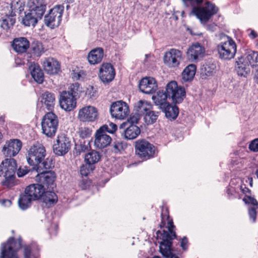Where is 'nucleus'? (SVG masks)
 I'll list each match as a JSON object with an SVG mask.
<instances>
[{
  "instance_id": "0e129e2a",
  "label": "nucleus",
  "mask_w": 258,
  "mask_h": 258,
  "mask_svg": "<svg viewBox=\"0 0 258 258\" xmlns=\"http://www.w3.org/2000/svg\"><path fill=\"white\" fill-rule=\"evenodd\" d=\"M255 79L256 82L258 84V69L256 70V71H255Z\"/></svg>"
},
{
  "instance_id": "dca6fc26",
  "label": "nucleus",
  "mask_w": 258,
  "mask_h": 258,
  "mask_svg": "<svg viewBox=\"0 0 258 258\" xmlns=\"http://www.w3.org/2000/svg\"><path fill=\"white\" fill-rule=\"evenodd\" d=\"M205 53V48L199 43H196L188 47L186 55L189 61L197 62L204 57Z\"/></svg>"
},
{
  "instance_id": "a878e982",
  "label": "nucleus",
  "mask_w": 258,
  "mask_h": 258,
  "mask_svg": "<svg viewBox=\"0 0 258 258\" xmlns=\"http://www.w3.org/2000/svg\"><path fill=\"white\" fill-rule=\"evenodd\" d=\"M25 16L22 19V23L26 26H35L39 20L41 19L43 16H39L38 13L31 11L28 9L25 12Z\"/></svg>"
},
{
  "instance_id": "774afa93",
  "label": "nucleus",
  "mask_w": 258,
  "mask_h": 258,
  "mask_svg": "<svg viewBox=\"0 0 258 258\" xmlns=\"http://www.w3.org/2000/svg\"><path fill=\"white\" fill-rule=\"evenodd\" d=\"M152 258H160V257L159 256H154Z\"/></svg>"
},
{
  "instance_id": "c9c22d12",
  "label": "nucleus",
  "mask_w": 258,
  "mask_h": 258,
  "mask_svg": "<svg viewBox=\"0 0 258 258\" xmlns=\"http://www.w3.org/2000/svg\"><path fill=\"white\" fill-rule=\"evenodd\" d=\"M52 165V161L48 158H46L39 163H37L33 168L38 173H42L47 172V170L50 169Z\"/></svg>"
},
{
  "instance_id": "7ed1b4c3",
  "label": "nucleus",
  "mask_w": 258,
  "mask_h": 258,
  "mask_svg": "<svg viewBox=\"0 0 258 258\" xmlns=\"http://www.w3.org/2000/svg\"><path fill=\"white\" fill-rule=\"evenodd\" d=\"M217 49L221 59L230 60L235 57L237 45L231 37L226 36L224 37V40L217 45Z\"/></svg>"
},
{
  "instance_id": "c03bdc74",
  "label": "nucleus",
  "mask_w": 258,
  "mask_h": 258,
  "mask_svg": "<svg viewBox=\"0 0 258 258\" xmlns=\"http://www.w3.org/2000/svg\"><path fill=\"white\" fill-rule=\"evenodd\" d=\"M67 92H69L70 94L72 95V96L75 97V98L77 99L79 97L81 93L82 92V88L80 86L79 84L75 83L70 86L69 90L67 91Z\"/></svg>"
},
{
  "instance_id": "9d476101",
  "label": "nucleus",
  "mask_w": 258,
  "mask_h": 258,
  "mask_svg": "<svg viewBox=\"0 0 258 258\" xmlns=\"http://www.w3.org/2000/svg\"><path fill=\"white\" fill-rule=\"evenodd\" d=\"M110 111L112 117L119 120L124 119L130 113L128 105L122 100L112 103Z\"/></svg>"
},
{
  "instance_id": "393cba45",
  "label": "nucleus",
  "mask_w": 258,
  "mask_h": 258,
  "mask_svg": "<svg viewBox=\"0 0 258 258\" xmlns=\"http://www.w3.org/2000/svg\"><path fill=\"white\" fill-rule=\"evenodd\" d=\"M104 56V50L101 47L92 49L88 53L87 59L90 64H97L101 62Z\"/></svg>"
},
{
  "instance_id": "0eeeda50",
  "label": "nucleus",
  "mask_w": 258,
  "mask_h": 258,
  "mask_svg": "<svg viewBox=\"0 0 258 258\" xmlns=\"http://www.w3.org/2000/svg\"><path fill=\"white\" fill-rule=\"evenodd\" d=\"M218 8L210 2H207L202 7H194L191 13L196 15L202 22H206L216 14Z\"/></svg>"
},
{
  "instance_id": "4c0bfd02",
  "label": "nucleus",
  "mask_w": 258,
  "mask_h": 258,
  "mask_svg": "<svg viewBox=\"0 0 258 258\" xmlns=\"http://www.w3.org/2000/svg\"><path fill=\"white\" fill-rule=\"evenodd\" d=\"M244 59L249 66L251 65L252 68L256 71L258 69V51H249Z\"/></svg>"
},
{
  "instance_id": "49530a36",
  "label": "nucleus",
  "mask_w": 258,
  "mask_h": 258,
  "mask_svg": "<svg viewBox=\"0 0 258 258\" xmlns=\"http://www.w3.org/2000/svg\"><path fill=\"white\" fill-rule=\"evenodd\" d=\"M144 120L147 124L154 123L157 120L158 114V112H155L151 110L148 111L144 115Z\"/></svg>"
},
{
  "instance_id": "1a4fd4ad",
  "label": "nucleus",
  "mask_w": 258,
  "mask_h": 258,
  "mask_svg": "<svg viewBox=\"0 0 258 258\" xmlns=\"http://www.w3.org/2000/svg\"><path fill=\"white\" fill-rule=\"evenodd\" d=\"M64 10L63 6L59 5L54 6L45 16V24L51 28L58 27L61 21V17Z\"/></svg>"
},
{
  "instance_id": "cd10ccee",
  "label": "nucleus",
  "mask_w": 258,
  "mask_h": 258,
  "mask_svg": "<svg viewBox=\"0 0 258 258\" xmlns=\"http://www.w3.org/2000/svg\"><path fill=\"white\" fill-rule=\"evenodd\" d=\"M29 69L34 81L39 84H41L44 81V75L40 67L34 62L30 63Z\"/></svg>"
},
{
  "instance_id": "473e14b6",
  "label": "nucleus",
  "mask_w": 258,
  "mask_h": 258,
  "mask_svg": "<svg viewBox=\"0 0 258 258\" xmlns=\"http://www.w3.org/2000/svg\"><path fill=\"white\" fill-rule=\"evenodd\" d=\"M161 109L164 112L166 117L170 120L176 119L179 113L178 107L169 103L163 105Z\"/></svg>"
},
{
  "instance_id": "423d86ee",
  "label": "nucleus",
  "mask_w": 258,
  "mask_h": 258,
  "mask_svg": "<svg viewBox=\"0 0 258 258\" xmlns=\"http://www.w3.org/2000/svg\"><path fill=\"white\" fill-rule=\"evenodd\" d=\"M22 246V240L10 238L7 243H4L1 247L2 258H18L17 251Z\"/></svg>"
},
{
  "instance_id": "f8f14e48",
  "label": "nucleus",
  "mask_w": 258,
  "mask_h": 258,
  "mask_svg": "<svg viewBox=\"0 0 258 258\" xmlns=\"http://www.w3.org/2000/svg\"><path fill=\"white\" fill-rule=\"evenodd\" d=\"M183 59L182 52L176 49L172 48L164 53V63L170 68L177 67Z\"/></svg>"
},
{
  "instance_id": "3c124183",
  "label": "nucleus",
  "mask_w": 258,
  "mask_h": 258,
  "mask_svg": "<svg viewBox=\"0 0 258 258\" xmlns=\"http://www.w3.org/2000/svg\"><path fill=\"white\" fill-rule=\"evenodd\" d=\"M92 130L89 127H81L79 129L78 134L80 137L83 139L87 138L90 137Z\"/></svg>"
},
{
  "instance_id": "680f3d73",
  "label": "nucleus",
  "mask_w": 258,
  "mask_h": 258,
  "mask_svg": "<svg viewBox=\"0 0 258 258\" xmlns=\"http://www.w3.org/2000/svg\"><path fill=\"white\" fill-rule=\"evenodd\" d=\"M249 36L251 38L254 39L257 36V34L254 30H252Z\"/></svg>"
},
{
  "instance_id": "37998d69",
  "label": "nucleus",
  "mask_w": 258,
  "mask_h": 258,
  "mask_svg": "<svg viewBox=\"0 0 258 258\" xmlns=\"http://www.w3.org/2000/svg\"><path fill=\"white\" fill-rule=\"evenodd\" d=\"M24 3L21 1H13L10 7L11 11L9 12V14L14 13L15 17L16 13L17 12L20 14L24 10Z\"/></svg>"
},
{
  "instance_id": "69168bd1",
  "label": "nucleus",
  "mask_w": 258,
  "mask_h": 258,
  "mask_svg": "<svg viewBox=\"0 0 258 258\" xmlns=\"http://www.w3.org/2000/svg\"><path fill=\"white\" fill-rule=\"evenodd\" d=\"M246 191L250 192V190L248 188L245 187V190H243V192L245 193Z\"/></svg>"
},
{
  "instance_id": "4468645a",
  "label": "nucleus",
  "mask_w": 258,
  "mask_h": 258,
  "mask_svg": "<svg viewBox=\"0 0 258 258\" xmlns=\"http://www.w3.org/2000/svg\"><path fill=\"white\" fill-rule=\"evenodd\" d=\"M98 117V110L93 106H85L79 110L78 119L82 122H93Z\"/></svg>"
},
{
  "instance_id": "de8ad7c7",
  "label": "nucleus",
  "mask_w": 258,
  "mask_h": 258,
  "mask_svg": "<svg viewBox=\"0 0 258 258\" xmlns=\"http://www.w3.org/2000/svg\"><path fill=\"white\" fill-rule=\"evenodd\" d=\"M141 116L142 115L138 113V112H135V113H133L127 119L126 122H123L120 124V128L124 127L128 123L131 124H136L138 123Z\"/></svg>"
},
{
  "instance_id": "4be33fe9",
  "label": "nucleus",
  "mask_w": 258,
  "mask_h": 258,
  "mask_svg": "<svg viewBox=\"0 0 258 258\" xmlns=\"http://www.w3.org/2000/svg\"><path fill=\"white\" fill-rule=\"evenodd\" d=\"M24 192L33 201L39 199L44 193V187L41 184H32L27 186Z\"/></svg>"
},
{
  "instance_id": "9b49d317",
  "label": "nucleus",
  "mask_w": 258,
  "mask_h": 258,
  "mask_svg": "<svg viewBox=\"0 0 258 258\" xmlns=\"http://www.w3.org/2000/svg\"><path fill=\"white\" fill-rule=\"evenodd\" d=\"M166 91L168 98H171L175 104L181 103L185 96L184 88L178 87L175 81H171L167 85Z\"/></svg>"
},
{
  "instance_id": "338daca9",
  "label": "nucleus",
  "mask_w": 258,
  "mask_h": 258,
  "mask_svg": "<svg viewBox=\"0 0 258 258\" xmlns=\"http://www.w3.org/2000/svg\"><path fill=\"white\" fill-rule=\"evenodd\" d=\"M256 175L257 176V177L258 178V170L256 172Z\"/></svg>"
},
{
  "instance_id": "c85d7f7f",
  "label": "nucleus",
  "mask_w": 258,
  "mask_h": 258,
  "mask_svg": "<svg viewBox=\"0 0 258 258\" xmlns=\"http://www.w3.org/2000/svg\"><path fill=\"white\" fill-rule=\"evenodd\" d=\"M152 109V105L151 103L145 100H139L134 105V111L142 116Z\"/></svg>"
},
{
  "instance_id": "bf43d9fd",
  "label": "nucleus",
  "mask_w": 258,
  "mask_h": 258,
  "mask_svg": "<svg viewBox=\"0 0 258 258\" xmlns=\"http://www.w3.org/2000/svg\"><path fill=\"white\" fill-rule=\"evenodd\" d=\"M89 182L87 180L83 179L80 181L79 186L82 189H85L87 188V187L89 186Z\"/></svg>"
},
{
  "instance_id": "6e6552de",
  "label": "nucleus",
  "mask_w": 258,
  "mask_h": 258,
  "mask_svg": "<svg viewBox=\"0 0 258 258\" xmlns=\"http://www.w3.org/2000/svg\"><path fill=\"white\" fill-rule=\"evenodd\" d=\"M46 155L44 147L41 144L34 145L27 152V160L30 165L35 166L42 162Z\"/></svg>"
},
{
  "instance_id": "39448f33",
  "label": "nucleus",
  "mask_w": 258,
  "mask_h": 258,
  "mask_svg": "<svg viewBox=\"0 0 258 258\" xmlns=\"http://www.w3.org/2000/svg\"><path fill=\"white\" fill-rule=\"evenodd\" d=\"M155 150V146L145 139L138 140L135 142L136 153L143 160L153 157Z\"/></svg>"
},
{
  "instance_id": "f03ea898",
  "label": "nucleus",
  "mask_w": 258,
  "mask_h": 258,
  "mask_svg": "<svg viewBox=\"0 0 258 258\" xmlns=\"http://www.w3.org/2000/svg\"><path fill=\"white\" fill-rule=\"evenodd\" d=\"M0 168L1 171L4 174L5 179L2 182L3 184L8 187L13 186L17 169L16 160L13 158H7L2 162Z\"/></svg>"
},
{
  "instance_id": "20e7f679",
  "label": "nucleus",
  "mask_w": 258,
  "mask_h": 258,
  "mask_svg": "<svg viewBox=\"0 0 258 258\" xmlns=\"http://www.w3.org/2000/svg\"><path fill=\"white\" fill-rule=\"evenodd\" d=\"M58 126L57 116L53 112H48L43 117L41 126L42 133L48 137H52L55 135Z\"/></svg>"
},
{
  "instance_id": "a211bd4d",
  "label": "nucleus",
  "mask_w": 258,
  "mask_h": 258,
  "mask_svg": "<svg viewBox=\"0 0 258 258\" xmlns=\"http://www.w3.org/2000/svg\"><path fill=\"white\" fill-rule=\"evenodd\" d=\"M115 71L109 63H104L100 68L99 76L102 82L108 83L114 78Z\"/></svg>"
},
{
  "instance_id": "a18cd8bd",
  "label": "nucleus",
  "mask_w": 258,
  "mask_h": 258,
  "mask_svg": "<svg viewBox=\"0 0 258 258\" xmlns=\"http://www.w3.org/2000/svg\"><path fill=\"white\" fill-rule=\"evenodd\" d=\"M38 250V246L34 243L25 246L24 252L25 258H32L33 254H35Z\"/></svg>"
},
{
  "instance_id": "6ab92c4d",
  "label": "nucleus",
  "mask_w": 258,
  "mask_h": 258,
  "mask_svg": "<svg viewBox=\"0 0 258 258\" xmlns=\"http://www.w3.org/2000/svg\"><path fill=\"white\" fill-rule=\"evenodd\" d=\"M21 148V142L17 139H13L6 143L2 151L5 156L11 157L16 156Z\"/></svg>"
},
{
  "instance_id": "5fc2aeb1",
  "label": "nucleus",
  "mask_w": 258,
  "mask_h": 258,
  "mask_svg": "<svg viewBox=\"0 0 258 258\" xmlns=\"http://www.w3.org/2000/svg\"><path fill=\"white\" fill-rule=\"evenodd\" d=\"M243 201L246 204H250L254 206H257L258 205V203L256 200L250 196H246L243 199Z\"/></svg>"
},
{
  "instance_id": "09e8293b",
  "label": "nucleus",
  "mask_w": 258,
  "mask_h": 258,
  "mask_svg": "<svg viewBox=\"0 0 258 258\" xmlns=\"http://www.w3.org/2000/svg\"><path fill=\"white\" fill-rule=\"evenodd\" d=\"M32 50L33 53L39 56L44 51V47L42 44L39 42H35L32 44Z\"/></svg>"
},
{
  "instance_id": "864d4df0",
  "label": "nucleus",
  "mask_w": 258,
  "mask_h": 258,
  "mask_svg": "<svg viewBox=\"0 0 258 258\" xmlns=\"http://www.w3.org/2000/svg\"><path fill=\"white\" fill-rule=\"evenodd\" d=\"M249 149L253 152H258V138L252 140L249 145Z\"/></svg>"
},
{
  "instance_id": "a19ab883",
  "label": "nucleus",
  "mask_w": 258,
  "mask_h": 258,
  "mask_svg": "<svg viewBox=\"0 0 258 258\" xmlns=\"http://www.w3.org/2000/svg\"><path fill=\"white\" fill-rule=\"evenodd\" d=\"M33 200L30 198L28 195L25 192L21 194L19 198L18 204L20 208L23 210H25L30 207L31 202Z\"/></svg>"
},
{
  "instance_id": "052dcab7",
  "label": "nucleus",
  "mask_w": 258,
  "mask_h": 258,
  "mask_svg": "<svg viewBox=\"0 0 258 258\" xmlns=\"http://www.w3.org/2000/svg\"><path fill=\"white\" fill-rule=\"evenodd\" d=\"M187 242L188 240L186 237H184L181 242H180V246L182 248L183 250H186L187 248Z\"/></svg>"
},
{
  "instance_id": "e433bc0d",
  "label": "nucleus",
  "mask_w": 258,
  "mask_h": 258,
  "mask_svg": "<svg viewBox=\"0 0 258 258\" xmlns=\"http://www.w3.org/2000/svg\"><path fill=\"white\" fill-rule=\"evenodd\" d=\"M168 97V95L166 91L165 92L160 91L155 95L152 96V99L156 105H160L161 108L163 105L169 104V103L166 102V99Z\"/></svg>"
},
{
  "instance_id": "6e6d98bb",
  "label": "nucleus",
  "mask_w": 258,
  "mask_h": 258,
  "mask_svg": "<svg viewBox=\"0 0 258 258\" xmlns=\"http://www.w3.org/2000/svg\"><path fill=\"white\" fill-rule=\"evenodd\" d=\"M124 145L122 142H115L113 145V150L115 152H120L123 150Z\"/></svg>"
},
{
  "instance_id": "7c9ffc66",
  "label": "nucleus",
  "mask_w": 258,
  "mask_h": 258,
  "mask_svg": "<svg viewBox=\"0 0 258 258\" xmlns=\"http://www.w3.org/2000/svg\"><path fill=\"white\" fill-rule=\"evenodd\" d=\"M196 72V66L194 64L187 66L182 73V82H188L192 81Z\"/></svg>"
},
{
  "instance_id": "603ef678",
  "label": "nucleus",
  "mask_w": 258,
  "mask_h": 258,
  "mask_svg": "<svg viewBox=\"0 0 258 258\" xmlns=\"http://www.w3.org/2000/svg\"><path fill=\"white\" fill-rule=\"evenodd\" d=\"M104 126H106V128H105V130H102V131L105 132V133L107 132L108 133L113 134L116 132L117 128L116 124L111 122H109L108 124H105L102 125L101 127Z\"/></svg>"
},
{
  "instance_id": "412c9836",
  "label": "nucleus",
  "mask_w": 258,
  "mask_h": 258,
  "mask_svg": "<svg viewBox=\"0 0 258 258\" xmlns=\"http://www.w3.org/2000/svg\"><path fill=\"white\" fill-rule=\"evenodd\" d=\"M55 174L54 172L49 171L42 173H38L36 176V180L39 181L43 187L46 186L47 188L53 189L55 186Z\"/></svg>"
},
{
  "instance_id": "f3484780",
  "label": "nucleus",
  "mask_w": 258,
  "mask_h": 258,
  "mask_svg": "<svg viewBox=\"0 0 258 258\" xmlns=\"http://www.w3.org/2000/svg\"><path fill=\"white\" fill-rule=\"evenodd\" d=\"M106 127H100L96 131L95 136L94 146L99 149H102L107 147L111 142L112 139L105 132L102 131L105 130Z\"/></svg>"
},
{
  "instance_id": "e2e57ef3",
  "label": "nucleus",
  "mask_w": 258,
  "mask_h": 258,
  "mask_svg": "<svg viewBox=\"0 0 258 258\" xmlns=\"http://www.w3.org/2000/svg\"><path fill=\"white\" fill-rule=\"evenodd\" d=\"M2 204L6 206H10L11 205L12 203L11 201L9 200H4L3 201Z\"/></svg>"
},
{
  "instance_id": "13d9d810",
  "label": "nucleus",
  "mask_w": 258,
  "mask_h": 258,
  "mask_svg": "<svg viewBox=\"0 0 258 258\" xmlns=\"http://www.w3.org/2000/svg\"><path fill=\"white\" fill-rule=\"evenodd\" d=\"M29 171L28 169L26 167H20L17 171V175L19 177H23Z\"/></svg>"
},
{
  "instance_id": "2f4dec72",
  "label": "nucleus",
  "mask_w": 258,
  "mask_h": 258,
  "mask_svg": "<svg viewBox=\"0 0 258 258\" xmlns=\"http://www.w3.org/2000/svg\"><path fill=\"white\" fill-rule=\"evenodd\" d=\"M55 95L50 92H45L42 94L41 102L48 110H51L55 104Z\"/></svg>"
},
{
  "instance_id": "ddd939ff",
  "label": "nucleus",
  "mask_w": 258,
  "mask_h": 258,
  "mask_svg": "<svg viewBox=\"0 0 258 258\" xmlns=\"http://www.w3.org/2000/svg\"><path fill=\"white\" fill-rule=\"evenodd\" d=\"M71 146V142L64 134L59 135L53 145V151L55 154L62 156L67 153Z\"/></svg>"
},
{
  "instance_id": "c756f323",
  "label": "nucleus",
  "mask_w": 258,
  "mask_h": 258,
  "mask_svg": "<svg viewBox=\"0 0 258 258\" xmlns=\"http://www.w3.org/2000/svg\"><path fill=\"white\" fill-rule=\"evenodd\" d=\"M1 27L4 30L8 31L12 29L16 22L14 13H6L3 19L0 21Z\"/></svg>"
},
{
  "instance_id": "4d7b16f0",
  "label": "nucleus",
  "mask_w": 258,
  "mask_h": 258,
  "mask_svg": "<svg viewBox=\"0 0 258 258\" xmlns=\"http://www.w3.org/2000/svg\"><path fill=\"white\" fill-rule=\"evenodd\" d=\"M248 213L250 219H252V222H254L256 218V208L252 207L249 208Z\"/></svg>"
},
{
  "instance_id": "79ce46f5",
  "label": "nucleus",
  "mask_w": 258,
  "mask_h": 258,
  "mask_svg": "<svg viewBox=\"0 0 258 258\" xmlns=\"http://www.w3.org/2000/svg\"><path fill=\"white\" fill-rule=\"evenodd\" d=\"M216 69V65L213 63H207L204 64L202 68V76L209 77L212 76L214 74V71Z\"/></svg>"
},
{
  "instance_id": "2eb2a0df",
  "label": "nucleus",
  "mask_w": 258,
  "mask_h": 258,
  "mask_svg": "<svg viewBox=\"0 0 258 258\" xmlns=\"http://www.w3.org/2000/svg\"><path fill=\"white\" fill-rule=\"evenodd\" d=\"M77 100L67 91H63L59 95V104L61 109L69 112L76 107Z\"/></svg>"
},
{
  "instance_id": "b1692460",
  "label": "nucleus",
  "mask_w": 258,
  "mask_h": 258,
  "mask_svg": "<svg viewBox=\"0 0 258 258\" xmlns=\"http://www.w3.org/2000/svg\"><path fill=\"white\" fill-rule=\"evenodd\" d=\"M26 7L31 11L38 13V15L43 16L46 9V4L44 0H28Z\"/></svg>"
},
{
  "instance_id": "8fccbe9b",
  "label": "nucleus",
  "mask_w": 258,
  "mask_h": 258,
  "mask_svg": "<svg viewBox=\"0 0 258 258\" xmlns=\"http://www.w3.org/2000/svg\"><path fill=\"white\" fill-rule=\"evenodd\" d=\"M94 169V166L86 164L83 165L80 168V173L82 176H87Z\"/></svg>"
},
{
  "instance_id": "ea45409f",
  "label": "nucleus",
  "mask_w": 258,
  "mask_h": 258,
  "mask_svg": "<svg viewBox=\"0 0 258 258\" xmlns=\"http://www.w3.org/2000/svg\"><path fill=\"white\" fill-rule=\"evenodd\" d=\"M101 158V155L99 153L96 151H91L86 154L85 157V161L86 163L94 165L97 163Z\"/></svg>"
},
{
  "instance_id": "5701e85b",
  "label": "nucleus",
  "mask_w": 258,
  "mask_h": 258,
  "mask_svg": "<svg viewBox=\"0 0 258 258\" xmlns=\"http://www.w3.org/2000/svg\"><path fill=\"white\" fill-rule=\"evenodd\" d=\"M44 70L49 75H56L60 70L59 62L52 57L45 58L42 62Z\"/></svg>"
},
{
  "instance_id": "72a5a7b5",
  "label": "nucleus",
  "mask_w": 258,
  "mask_h": 258,
  "mask_svg": "<svg viewBox=\"0 0 258 258\" xmlns=\"http://www.w3.org/2000/svg\"><path fill=\"white\" fill-rule=\"evenodd\" d=\"M236 70L239 76H245L249 72V64L244 57H241L236 61Z\"/></svg>"
},
{
  "instance_id": "bb28decb",
  "label": "nucleus",
  "mask_w": 258,
  "mask_h": 258,
  "mask_svg": "<svg viewBox=\"0 0 258 258\" xmlns=\"http://www.w3.org/2000/svg\"><path fill=\"white\" fill-rule=\"evenodd\" d=\"M14 50L18 53L25 52L30 46L29 41L25 37H19L14 39L12 44Z\"/></svg>"
},
{
  "instance_id": "aec40b11",
  "label": "nucleus",
  "mask_w": 258,
  "mask_h": 258,
  "mask_svg": "<svg viewBox=\"0 0 258 258\" xmlns=\"http://www.w3.org/2000/svg\"><path fill=\"white\" fill-rule=\"evenodd\" d=\"M139 87L141 92L147 94L155 93L158 88L157 82L152 77L143 78L140 82Z\"/></svg>"
},
{
  "instance_id": "f257e3e1",
  "label": "nucleus",
  "mask_w": 258,
  "mask_h": 258,
  "mask_svg": "<svg viewBox=\"0 0 258 258\" xmlns=\"http://www.w3.org/2000/svg\"><path fill=\"white\" fill-rule=\"evenodd\" d=\"M167 214V209H165V212L163 213V211L161 214V226H165L167 222L166 227L168 231H164L163 236L165 239L160 242V251L165 258H178L173 253L171 248L172 243L170 240L175 238L176 234L173 230L175 226L173 225L172 220L170 219Z\"/></svg>"
},
{
  "instance_id": "58836bf2",
  "label": "nucleus",
  "mask_w": 258,
  "mask_h": 258,
  "mask_svg": "<svg viewBox=\"0 0 258 258\" xmlns=\"http://www.w3.org/2000/svg\"><path fill=\"white\" fill-rule=\"evenodd\" d=\"M41 198L43 202L48 207L55 204L57 201L56 195L52 191H44Z\"/></svg>"
},
{
  "instance_id": "f704fd0d",
  "label": "nucleus",
  "mask_w": 258,
  "mask_h": 258,
  "mask_svg": "<svg viewBox=\"0 0 258 258\" xmlns=\"http://www.w3.org/2000/svg\"><path fill=\"white\" fill-rule=\"evenodd\" d=\"M140 133V128L136 124H130L124 131V138L127 140L136 139Z\"/></svg>"
}]
</instances>
